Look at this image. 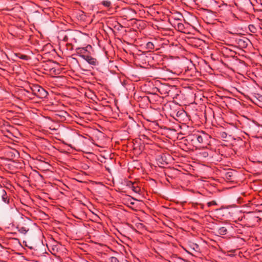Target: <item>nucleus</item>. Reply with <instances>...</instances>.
I'll return each mask as SVG.
<instances>
[{
    "label": "nucleus",
    "mask_w": 262,
    "mask_h": 262,
    "mask_svg": "<svg viewBox=\"0 0 262 262\" xmlns=\"http://www.w3.org/2000/svg\"><path fill=\"white\" fill-rule=\"evenodd\" d=\"M82 36V33L76 30H69L63 32L60 35V38L64 42L70 43H76Z\"/></svg>",
    "instance_id": "nucleus-1"
},
{
    "label": "nucleus",
    "mask_w": 262,
    "mask_h": 262,
    "mask_svg": "<svg viewBox=\"0 0 262 262\" xmlns=\"http://www.w3.org/2000/svg\"><path fill=\"white\" fill-rule=\"evenodd\" d=\"M199 147L207 148L211 143V136L204 132H198Z\"/></svg>",
    "instance_id": "nucleus-2"
},
{
    "label": "nucleus",
    "mask_w": 262,
    "mask_h": 262,
    "mask_svg": "<svg viewBox=\"0 0 262 262\" xmlns=\"http://www.w3.org/2000/svg\"><path fill=\"white\" fill-rule=\"evenodd\" d=\"M30 89L33 94L39 98L43 99L48 96V92L38 84L32 85Z\"/></svg>",
    "instance_id": "nucleus-3"
},
{
    "label": "nucleus",
    "mask_w": 262,
    "mask_h": 262,
    "mask_svg": "<svg viewBox=\"0 0 262 262\" xmlns=\"http://www.w3.org/2000/svg\"><path fill=\"white\" fill-rule=\"evenodd\" d=\"M198 135V132H197L187 136L186 137V141L188 143L191 144L193 147H199Z\"/></svg>",
    "instance_id": "nucleus-4"
},
{
    "label": "nucleus",
    "mask_w": 262,
    "mask_h": 262,
    "mask_svg": "<svg viewBox=\"0 0 262 262\" xmlns=\"http://www.w3.org/2000/svg\"><path fill=\"white\" fill-rule=\"evenodd\" d=\"M232 226L229 225H227L226 226L220 227L216 229V233L217 234L221 235H225L228 233V230L231 228Z\"/></svg>",
    "instance_id": "nucleus-5"
},
{
    "label": "nucleus",
    "mask_w": 262,
    "mask_h": 262,
    "mask_svg": "<svg viewBox=\"0 0 262 262\" xmlns=\"http://www.w3.org/2000/svg\"><path fill=\"white\" fill-rule=\"evenodd\" d=\"M126 185L135 193H140L141 191L140 187H139L135 183H133L132 181H128L126 183Z\"/></svg>",
    "instance_id": "nucleus-6"
},
{
    "label": "nucleus",
    "mask_w": 262,
    "mask_h": 262,
    "mask_svg": "<svg viewBox=\"0 0 262 262\" xmlns=\"http://www.w3.org/2000/svg\"><path fill=\"white\" fill-rule=\"evenodd\" d=\"M178 20H180V19H178ZM173 25L174 28L179 31L186 33L187 30V28L185 27L184 25L178 21L177 22H175L173 23Z\"/></svg>",
    "instance_id": "nucleus-7"
},
{
    "label": "nucleus",
    "mask_w": 262,
    "mask_h": 262,
    "mask_svg": "<svg viewBox=\"0 0 262 262\" xmlns=\"http://www.w3.org/2000/svg\"><path fill=\"white\" fill-rule=\"evenodd\" d=\"M238 47L241 49L246 48L248 46V42H249V40L247 38H239L237 39L236 40Z\"/></svg>",
    "instance_id": "nucleus-8"
},
{
    "label": "nucleus",
    "mask_w": 262,
    "mask_h": 262,
    "mask_svg": "<svg viewBox=\"0 0 262 262\" xmlns=\"http://www.w3.org/2000/svg\"><path fill=\"white\" fill-rule=\"evenodd\" d=\"M170 89L171 88L169 86L163 85L158 89V91L162 95H163V97H166L169 95Z\"/></svg>",
    "instance_id": "nucleus-9"
},
{
    "label": "nucleus",
    "mask_w": 262,
    "mask_h": 262,
    "mask_svg": "<svg viewBox=\"0 0 262 262\" xmlns=\"http://www.w3.org/2000/svg\"><path fill=\"white\" fill-rule=\"evenodd\" d=\"M76 55L84 59L88 55V50L85 48H77L76 49Z\"/></svg>",
    "instance_id": "nucleus-10"
},
{
    "label": "nucleus",
    "mask_w": 262,
    "mask_h": 262,
    "mask_svg": "<svg viewBox=\"0 0 262 262\" xmlns=\"http://www.w3.org/2000/svg\"><path fill=\"white\" fill-rule=\"evenodd\" d=\"M32 224L31 220L29 219L26 217L25 219L21 218L20 221L18 225L21 226L23 227L29 228L30 225Z\"/></svg>",
    "instance_id": "nucleus-11"
},
{
    "label": "nucleus",
    "mask_w": 262,
    "mask_h": 262,
    "mask_svg": "<svg viewBox=\"0 0 262 262\" xmlns=\"http://www.w3.org/2000/svg\"><path fill=\"white\" fill-rule=\"evenodd\" d=\"M83 59L86 61L90 64L93 66H97L99 64L98 61L96 58L89 55H88Z\"/></svg>",
    "instance_id": "nucleus-12"
},
{
    "label": "nucleus",
    "mask_w": 262,
    "mask_h": 262,
    "mask_svg": "<svg viewBox=\"0 0 262 262\" xmlns=\"http://www.w3.org/2000/svg\"><path fill=\"white\" fill-rule=\"evenodd\" d=\"M1 195H2V199L3 201L7 204H9L10 203L9 197L8 196L6 191L4 189H3L2 190Z\"/></svg>",
    "instance_id": "nucleus-13"
},
{
    "label": "nucleus",
    "mask_w": 262,
    "mask_h": 262,
    "mask_svg": "<svg viewBox=\"0 0 262 262\" xmlns=\"http://www.w3.org/2000/svg\"><path fill=\"white\" fill-rule=\"evenodd\" d=\"M16 228L19 233L24 235L26 234L29 231V228L23 227L21 226H19L18 225L16 227Z\"/></svg>",
    "instance_id": "nucleus-14"
},
{
    "label": "nucleus",
    "mask_w": 262,
    "mask_h": 262,
    "mask_svg": "<svg viewBox=\"0 0 262 262\" xmlns=\"http://www.w3.org/2000/svg\"><path fill=\"white\" fill-rule=\"evenodd\" d=\"M146 48L148 51L150 52L155 48V44L153 42L149 41L146 44Z\"/></svg>",
    "instance_id": "nucleus-15"
},
{
    "label": "nucleus",
    "mask_w": 262,
    "mask_h": 262,
    "mask_svg": "<svg viewBox=\"0 0 262 262\" xmlns=\"http://www.w3.org/2000/svg\"><path fill=\"white\" fill-rule=\"evenodd\" d=\"M199 155L201 157H203V158H205L208 157L209 156V154L207 151H201L199 152Z\"/></svg>",
    "instance_id": "nucleus-16"
},
{
    "label": "nucleus",
    "mask_w": 262,
    "mask_h": 262,
    "mask_svg": "<svg viewBox=\"0 0 262 262\" xmlns=\"http://www.w3.org/2000/svg\"><path fill=\"white\" fill-rule=\"evenodd\" d=\"M248 28L251 32L253 33H256V28L253 25H249Z\"/></svg>",
    "instance_id": "nucleus-17"
},
{
    "label": "nucleus",
    "mask_w": 262,
    "mask_h": 262,
    "mask_svg": "<svg viewBox=\"0 0 262 262\" xmlns=\"http://www.w3.org/2000/svg\"><path fill=\"white\" fill-rule=\"evenodd\" d=\"M102 4L105 7L109 8L111 6V2L109 1H104L102 2Z\"/></svg>",
    "instance_id": "nucleus-18"
},
{
    "label": "nucleus",
    "mask_w": 262,
    "mask_h": 262,
    "mask_svg": "<svg viewBox=\"0 0 262 262\" xmlns=\"http://www.w3.org/2000/svg\"><path fill=\"white\" fill-rule=\"evenodd\" d=\"M110 262H119L118 258L114 256H111L109 258Z\"/></svg>",
    "instance_id": "nucleus-19"
},
{
    "label": "nucleus",
    "mask_w": 262,
    "mask_h": 262,
    "mask_svg": "<svg viewBox=\"0 0 262 262\" xmlns=\"http://www.w3.org/2000/svg\"><path fill=\"white\" fill-rule=\"evenodd\" d=\"M58 249H59L58 245H53V247H52V251L53 252L55 253L58 251Z\"/></svg>",
    "instance_id": "nucleus-20"
},
{
    "label": "nucleus",
    "mask_w": 262,
    "mask_h": 262,
    "mask_svg": "<svg viewBox=\"0 0 262 262\" xmlns=\"http://www.w3.org/2000/svg\"><path fill=\"white\" fill-rule=\"evenodd\" d=\"M80 13L81 14L79 15L80 19H82V20H84L85 17H86V16H85V14L82 11Z\"/></svg>",
    "instance_id": "nucleus-21"
},
{
    "label": "nucleus",
    "mask_w": 262,
    "mask_h": 262,
    "mask_svg": "<svg viewBox=\"0 0 262 262\" xmlns=\"http://www.w3.org/2000/svg\"><path fill=\"white\" fill-rule=\"evenodd\" d=\"M216 205V203L214 201L209 202L207 203V205L208 207H210L211 206Z\"/></svg>",
    "instance_id": "nucleus-22"
},
{
    "label": "nucleus",
    "mask_w": 262,
    "mask_h": 262,
    "mask_svg": "<svg viewBox=\"0 0 262 262\" xmlns=\"http://www.w3.org/2000/svg\"><path fill=\"white\" fill-rule=\"evenodd\" d=\"M20 58L22 59L27 60L28 59V56L25 55H21L20 57Z\"/></svg>",
    "instance_id": "nucleus-23"
},
{
    "label": "nucleus",
    "mask_w": 262,
    "mask_h": 262,
    "mask_svg": "<svg viewBox=\"0 0 262 262\" xmlns=\"http://www.w3.org/2000/svg\"><path fill=\"white\" fill-rule=\"evenodd\" d=\"M221 136L223 138H226L227 136V134L225 132H222L221 133Z\"/></svg>",
    "instance_id": "nucleus-24"
}]
</instances>
